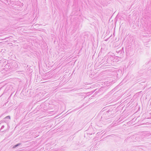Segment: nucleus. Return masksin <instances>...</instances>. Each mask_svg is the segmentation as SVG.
<instances>
[{
    "label": "nucleus",
    "mask_w": 151,
    "mask_h": 151,
    "mask_svg": "<svg viewBox=\"0 0 151 151\" xmlns=\"http://www.w3.org/2000/svg\"><path fill=\"white\" fill-rule=\"evenodd\" d=\"M113 112L112 111L110 110L105 112L101 117V119L102 121H104L109 119L110 117H113Z\"/></svg>",
    "instance_id": "1"
},
{
    "label": "nucleus",
    "mask_w": 151,
    "mask_h": 151,
    "mask_svg": "<svg viewBox=\"0 0 151 151\" xmlns=\"http://www.w3.org/2000/svg\"><path fill=\"white\" fill-rule=\"evenodd\" d=\"M109 61V59H107V57L106 56H105L104 58L102 60L101 62H100L101 63V64L104 63V64L101 66H105L110 65L111 63H109L108 61Z\"/></svg>",
    "instance_id": "2"
},
{
    "label": "nucleus",
    "mask_w": 151,
    "mask_h": 151,
    "mask_svg": "<svg viewBox=\"0 0 151 151\" xmlns=\"http://www.w3.org/2000/svg\"><path fill=\"white\" fill-rule=\"evenodd\" d=\"M10 63H7L5 65V67L8 69H10L11 67L10 66Z\"/></svg>",
    "instance_id": "3"
},
{
    "label": "nucleus",
    "mask_w": 151,
    "mask_h": 151,
    "mask_svg": "<svg viewBox=\"0 0 151 151\" xmlns=\"http://www.w3.org/2000/svg\"><path fill=\"white\" fill-rule=\"evenodd\" d=\"M4 127H5V126L4 125H3L2 126L1 128L0 129V131L1 132H3L6 131L4 129Z\"/></svg>",
    "instance_id": "4"
},
{
    "label": "nucleus",
    "mask_w": 151,
    "mask_h": 151,
    "mask_svg": "<svg viewBox=\"0 0 151 151\" xmlns=\"http://www.w3.org/2000/svg\"><path fill=\"white\" fill-rule=\"evenodd\" d=\"M21 145V143H18L16 145H14V146H13V148H16V147H17Z\"/></svg>",
    "instance_id": "5"
},
{
    "label": "nucleus",
    "mask_w": 151,
    "mask_h": 151,
    "mask_svg": "<svg viewBox=\"0 0 151 151\" xmlns=\"http://www.w3.org/2000/svg\"><path fill=\"white\" fill-rule=\"evenodd\" d=\"M123 48H122V50H121L119 51L118 53H122L123 51V52L124 53V51H123Z\"/></svg>",
    "instance_id": "6"
},
{
    "label": "nucleus",
    "mask_w": 151,
    "mask_h": 151,
    "mask_svg": "<svg viewBox=\"0 0 151 151\" xmlns=\"http://www.w3.org/2000/svg\"><path fill=\"white\" fill-rule=\"evenodd\" d=\"M5 118L10 119V116H6L5 117Z\"/></svg>",
    "instance_id": "7"
},
{
    "label": "nucleus",
    "mask_w": 151,
    "mask_h": 151,
    "mask_svg": "<svg viewBox=\"0 0 151 151\" xmlns=\"http://www.w3.org/2000/svg\"><path fill=\"white\" fill-rule=\"evenodd\" d=\"M8 37H6V38H5V39H3V40H5V39H6L7 38H8Z\"/></svg>",
    "instance_id": "8"
},
{
    "label": "nucleus",
    "mask_w": 151,
    "mask_h": 151,
    "mask_svg": "<svg viewBox=\"0 0 151 151\" xmlns=\"http://www.w3.org/2000/svg\"><path fill=\"white\" fill-rule=\"evenodd\" d=\"M145 45H147V44H145ZM146 47H148V46H146Z\"/></svg>",
    "instance_id": "9"
},
{
    "label": "nucleus",
    "mask_w": 151,
    "mask_h": 151,
    "mask_svg": "<svg viewBox=\"0 0 151 151\" xmlns=\"http://www.w3.org/2000/svg\"><path fill=\"white\" fill-rule=\"evenodd\" d=\"M136 139H138V137H136Z\"/></svg>",
    "instance_id": "10"
},
{
    "label": "nucleus",
    "mask_w": 151,
    "mask_h": 151,
    "mask_svg": "<svg viewBox=\"0 0 151 151\" xmlns=\"http://www.w3.org/2000/svg\"><path fill=\"white\" fill-rule=\"evenodd\" d=\"M105 109V108H104L103 109Z\"/></svg>",
    "instance_id": "11"
}]
</instances>
